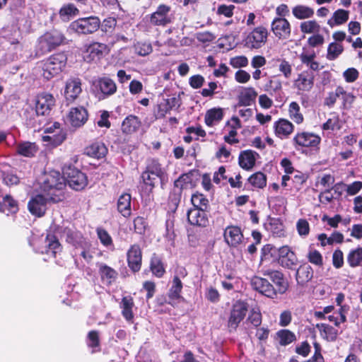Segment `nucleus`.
Here are the masks:
<instances>
[{
	"label": "nucleus",
	"instance_id": "69168bd1",
	"mask_svg": "<svg viewBox=\"0 0 362 362\" xmlns=\"http://www.w3.org/2000/svg\"><path fill=\"white\" fill-rule=\"evenodd\" d=\"M329 322H333L336 326L346 321V316L344 313V308H341L337 313L330 315L327 317Z\"/></svg>",
	"mask_w": 362,
	"mask_h": 362
},
{
	"label": "nucleus",
	"instance_id": "72a5a7b5",
	"mask_svg": "<svg viewBox=\"0 0 362 362\" xmlns=\"http://www.w3.org/2000/svg\"><path fill=\"white\" fill-rule=\"evenodd\" d=\"M85 153L90 157L100 158L107 154V149L103 143L95 142L86 147Z\"/></svg>",
	"mask_w": 362,
	"mask_h": 362
},
{
	"label": "nucleus",
	"instance_id": "37998d69",
	"mask_svg": "<svg viewBox=\"0 0 362 362\" xmlns=\"http://www.w3.org/2000/svg\"><path fill=\"white\" fill-rule=\"evenodd\" d=\"M344 52L342 43L331 42L327 47L326 58L329 61H333L337 59Z\"/></svg>",
	"mask_w": 362,
	"mask_h": 362
},
{
	"label": "nucleus",
	"instance_id": "e433bc0d",
	"mask_svg": "<svg viewBox=\"0 0 362 362\" xmlns=\"http://www.w3.org/2000/svg\"><path fill=\"white\" fill-rule=\"evenodd\" d=\"M79 13V10L73 4L63 5L59 11L60 19L64 22H68Z\"/></svg>",
	"mask_w": 362,
	"mask_h": 362
},
{
	"label": "nucleus",
	"instance_id": "6ab92c4d",
	"mask_svg": "<svg viewBox=\"0 0 362 362\" xmlns=\"http://www.w3.org/2000/svg\"><path fill=\"white\" fill-rule=\"evenodd\" d=\"M279 262L283 267L291 269L296 265L298 258L290 247L284 245L279 249Z\"/></svg>",
	"mask_w": 362,
	"mask_h": 362
},
{
	"label": "nucleus",
	"instance_id": "8fccbe9b",
	"mask_svg": "<svg viewBox=\"0 0 362 362\" xmlns=\"http://www.w3.org/2000/svg\"><path fill=\"white\" fill-rule=\"evenodd\" d=\"M151 270L152 273L157 277H161L165 273V268L163 267L161 259L157 257L153 256L151 259Z\"/></svg>",
	"mask_w": 362,
	"mask_h": 362
},
{
	"label": "nucleus",
	"instance_id": "4be33fe9",
	"mask_svg": "<svg viewBox=\"0 0 362 362\" xmlns=\"http://www.w3.org/2000/svg\"><path fill=\"white\" fill-rule=\"evenodd\" d=\"M224 239L228 245L236 247L242 243L243 235L239 227L230 226L225 229Z\"/></svg>",
	"mask_w": 362,
	"mask_h": 362
},
{
	"label": "nucleus",
	"instance_id": "3c124183",
	"mask_svg": "<svg viewBox=\"0 0 362 362\" xmlns=\"http://www.w3.org/2000/svg\"><path fill=\"white\" fill-rule=\"evenodd\" d=\"M145 172L155 176L161 182L165 179V172L160 167V165L155 161H153L150 165H148Z\"/></svg>",
	"mask_w": 362,
	"mask_h": 362
},
{
	"label": "nucleus",
	"instance_id": "cd10ccee",
	"mask_svg": "<svg viewBox=\"0 0 362 362\" xmlns=\"http://www.w3.org/2000/svg\"><path fill=\"white\" fill-rule=\"evenodd\" d=\"M257 157L258 153L252 150L243 151L238 157L239 165L243 169L250 170L255 166Z\"/></svg>",
	"mask_w": 362,
	"mask_h": 362
},
{
	"label": "nucleus",
	"instance_id": "f8f14e48",
	"mask_svg": "<svg viewBox=\"0 0 362 362\" xmlns=\"http://www.w3.org/2000/svg\"><path fill=\"white\" fill-rule=\"evenodd\" d=\"M81 80L78 78H70L64 86V98L67 103H73L81 93Z\"/></svg>",
	"mask_w": 362,
	"mask_h": 362
},
{
	"label": "nucleus",
	"instance_id": "6e6d98bb",
	"mask_svg": "<svg viewBox=\"0 0 362 362\" xmlns=\"http://www.w3.org/2000/svg\"><path fill=\"white\" fill-rule=\"evenodd\" d=\"M141 178L144 185L146 186V191L147 193H149L152 191L153 188L155 187V185L159 180L155 176L145 171L142 173Z\"/></svg>",
	"mask_w": 362,
	"mask_h": 362
},
{
	"label": "nucleus",
	"instance_id": "2eb2a0df",
	"mask_svg": "<svg viewBox=\"0 0 362 362\" xmlns=\"http://www.w3.org/2000/svg\"><path fill=\"white\" fill-rule=\"evenodd\" d=\"M170 6L160 4L156 11L150 16V23L153 25L165 26L170 22L168 13L170 11Z\"/></svg>",
	"mask_w": 362,
	"mask_h": 362
},
{
	"label": "nucleus",
	"instance_id": "de8ad7c7",
	"mask_svg": "<svg viewBox=\"0 0 362 362\" xmlns=\"http://www.w3.org/2000/svg\"><path fill=\"white\" fill-rule=\"evenodd\" d=\"M248 182L254 187L262 189L267 185V177L264 173L257 172L250 176Z\"/></svg>",
	"mask_w": 362,
	"mask_h": 362
},
{
	"label": "nucleus",
	"instance_id": "f704fd0d",
	"mask_svg": "<svg viewBox=\"0 0 362 362\" xmlns=\"http://www.w3.org/2000/svg\"><path fill=\"white\" fill-rule=\"evenodd\" d=\"M131 195L127 193L121 194L118 199L117 209L124 217H128L131 215Z\"/></svg>",
	"mask_w": 362,
	"mask_h": 362
},
{
	"label": "nucleus",
	"instance_id": "aec40b11",
	"mask_svg": "<svg viewBox=\"0 0 362 362\" xmlns=\"http://www.w3.org/2000/svg\"><path fill=\"white\" fill-rule=\"evenodd\" d=\"M275 135L281 139H287L293 132V124L286 119H279L274 123Z\"/></svg>",
	"mask_w": 362,
	"mask_h": 362
},
{
	"label": "nucleus",
	"instance_id": "4468645a",
	"mask_svg": "<svg viewBox=\"0 0 362 362\" xmlns=\"http://www.w3.org/2000/svg\"><path fill=\"white\" fill-rule=\"evenodd\" d=\"M252 288L268 298H273L276 295V289L265 279L254 276L251 280Z\"/></svg>",
	"mask_w": 362,
	"mask_h": 362
},
{
	"label": "nucleus",
	"instance_id": "603ef678",
	"mask_svg": "<svg viewBox=\"0 0 362 362\" xmlns=\"http://www.w3.org/2000/svg\"><path fill=\"white\" fill-rule=\"evenodd\" d=\"M182 288V284L177 276H175L173 281V286L170 289L168 296L171 300L180 298V293Z\"/></svg>",
	"mask_w": 362,
	"mask_h": 362
},
{
	"label": "nucleus",
	"instance_id": "864d4df0",
	"mask_svg": "<svg viewBox=\"0 0 362 362\" xmlns=\"http://www.w3.org/2000/svg\"><path fill=\"white\" fill-rule=\"evenodd\" d=\"M191 202L194 206V208H197V209H204V210L206 209L208 204H209V201L205 197V196L204 194L198 193V192L194 194L192 196Z\"/></svg>",
	"mask_w": 362,
	"mask_h": 362
},
{
	"label": "nucleus",
	"instance_id": "9d476101",
	"mask_svg": "<svg viewBox=\"0 0 362 362\" xmlns=\"http://www.w3.org/2000/svg\"><path fill=\"white\" fill-rule=\"evenodd\" d=\"M60 199L59 197L49 195L45 197L41 194H38L30 200L28 202V209L32 214L40 217L45 213L46 204L48 200L56 202Z\"/></svg>",
	"mask_w": 362,
	"mask_h": 362
},
{
	"label": "nucleus",
	"instance_id": "4c0bfd02",
	"mask_svg": "<svg viewBox=\"0 0 362 362\" xmlns=\"http://www.w3.org/2000/svg\"><path fill=\"white\" fill-rule=\"evenodd\" d=\"M97 267L101 279L107 284H111L117 278V272L112 267L104 263H97Z\"/></svg>",
	"mask_w": 362,
	"mask_h": 362
},
{
	"label": "nucleus",
	"instance_id": "c85d7f7f",
	"mask_svg": "<svg viewBox=\"0 0 362 362\" xmlns=\"http://www.w3.org/2000/svg\"><path fill=\"white\" fill-rule=\"evenodd\" d=\"M264 275L268 276L269 279L276 285V293L283 294L284 293L288 287V282L284 279V276L281 272L279 271H266L264 273Z\"/></svg>",
	"mask_w": 362,
	"mask_h": 362
},
{
	"label": "nucleus",
	"instance_id": "052dcab7",
	"mask_svg": "<svg viewBox=\"0 0 362 362\" xmlns=\"http://www.w3.org/2000/svg\"><path fill=\"white\" fill-rule=\"evenodd\" d=\"M279 70L286 78H289L292 74V66L291 64L284 59H278Z\"/></svg>",
	"mask_w": 362,
	"mask_h": 362
},
{
	"label": "nucleus",
	"instance_id": "f257e3e1",
	"mask_svg": "<svg viewBox=\"0 0 362 362\" xmlns=\"http://www.w3.org/2000/svg\"><path fill=\"white\" fill-rule=\"evenodd\" d=\"M67 57L64 53H57L38 64L42 76L46 80H50L59 75L65 68Z\"/></svg>",
	"mask_w": 362,
	"mask_h": 362
},
{
	"label": "nucleus",
	"instance_id": "680f3d73",
	"mask_svg": "<svg viewBox=\"0 0 362 362\" xmlns=\"http://www.w3.org/2000/svg\"><path fill=\"white\" fill-rule=\"evenodd\" d=\"M340 128L339 119L337 115L332 114L325 123L322 125L324 130H334Z\"/></svg>",
	"mask_w": 362,
	"mask_h": 362
},
{
	"label": "nucleus",
	"instance_id": "5701e85b",
	"mask_svg": "<svg viewBox=\"0 0 362 362\" xmlns=\"http://www.w3.org/2000/svg\"><path fill=\"white\" fill-rule=\"evenodd\" d=\"M316 54L313 49L303 48L299 54V59L303 64L307 66L311 71H317L320 69V63L315 60Z\"/></svg>",
	"mask_w": 362,
	"mask_h": 362
},
{
	"label": "nucleus",
	"instance_id": "ddd939ff",
	"mask_svg": "<svg viewBox=\"0 0 362 362\" xmlns=\"http://www.w3.org/2000/svg\"><path fill=\"white\" fill-rule=\"evenodd\" d=\"M314 81V74L310 71L305 70L298 74L293 81V86L298 91L309 92L313 88Z\"/></svg>",
	"mask_w": 362,
	"mask_h": 362
},
{
	"label": "nucleus",
	"instance_id": "393cba45",
	"mask_svg": "<svg viewBox=\"0 0 362 362\" xmlns=\"http://www.w3.org/2000/svg\"><path fill=\"white\" fill-rule=\"evenodd\" d=\"M187 219L190 224L204 227L208 223V218L204 209L192 208L187 212Z\"/></svg>",
	"mask_w": 362,
	"mask_h": 362
},
{
	"label": "nucleus",
	"instance_id": "7c9ffc66",
	"mask_svg": "<svg viewBox=\"0 0 362 362\" xmlns=\"http://www.w3.org/2000/svg\"><path fill=\"white\" fill-rule=\"evenodd\" d=\"M141 125L140 119L136 116L131 115L123 120L121 129L123 134H132L139 130Z\"/></svg>",
	"mask_w": 362,
	"mask_h": 362
},
{
	"label": "nucleus",
	"instance_id": "5fc2aeb1",
	"mask_svg": "<svg viewBox=\"0 0 362 362\" xmlns=\"http://www.w3.org/2000/svg\"><path fill=\"white\" fill-rule=\"evenodd\" d=\"M340 92L339 98H341L344 108H350L355 101L356 96L351 93L346 92L341 86H340Z\"/></svg>",
	"mask_w": 362,
	"mask_h": 362
},
{
	"label": "nucleus",
	"instance_id": "a878e982",
	"mask_svg": "<svg viewBox=\"0 0 362 362\" xmlns=\"http://www.w3.org/2000/svg\"><path fill=\"white\" fill-rule=\"evenodd\" d=\"M180 106V100L176 97H170L163 99L157 106L156 117L157 118H163L171 110Z\"/></svg>",
	"mask_w": 362,
	"mask_h": 362
},
{
	"label": "nucleus",
	"instance_id": "e2e57ef3",
	"mask_svg": "<svg viewBox=\"0 0 362 362\" xmlns=\"http://www.w3.org/2000/svg\"><path fill=\"white\" fill-rule=\"evenodd\" d=\"M308 259L310 263L316 266L320 267L323 264L322 256L320 252L316 250H310L308 252Z\"/></svg>",
	"mask_w": 362,
	"mask_h": 362
},
{
	"label": "nucleus",
	"instance_id": "49530a36",
	"mask_svg": "<svg viewBox=\"0 0 362 362\" xmlns=\"http://www.w3.org/2000/svg\"><path fill=\"white\" fill-rule=\"evenodd\" d=\"M347 262L351 267L360 265L362 262V247H358L351 250L347 257Z\"/></svg>",
	"mask_w": 362,
	"mask_h": 362
},
{
	"label": "nucleus",
	"instance_id": "412c9836",
	"mask_svg": "<svg viewBox=\"0 0 362 362\" xmlns=\"http://www.w3.org/2000/svg\"><path fill=\"white\" fill-rule=\"evenodd\" d=\"M68 117L73 127H79L86 122L88 112L83 107H73L70 110Z\"/></svg>",
	"mask_w": 362,
	"mask_h": 362
},
{
	"label": "nucleus",
	"instance_id": "a19ab883",
	"mask_svg": "<svg viewBox=\"0 0 362 362\" xmlns=\"http://www.w3.org/2000/svg\"><path fill=\"white\" fill-rule=\"evenodd\" d=\"M349 15L348 11L338 9L333 13L332 18L328 20L327 24L331 28L342 25L348 21Z\"/></svg>",
	"mask_w": 362,
	"mask_h": 362
},
{
	"label": "nucleus",
	"instance_id": "dca6fc26",
	"mask_svg": "<svg viewBox=\"0 0 362 362\" xmlns=\"http://www.w3.org/2000/svg\"><path fill=\"white\" fill-rule=\"evenodd\" d=\"M107 46L105 44L94 42L86 47V52L83 55L85 61L87 62H97L103 56L106 51Z\"/></svg>",
	"mask_w": 362,
	"mask_h": 362
},
{
	"label": "nucleus",
	"instance_id": "a211bd4d",
	"mask_svg": "<svg viewBox=\"0 0 362 362\" xmlns=\"http://www.w3.org/2000/svg\"><path fill=\"white\" fill-rule=\"evenodd\" d=\"M127 262L129 268L134 272L141 269L142 254L138 245H133L127 251Z\"/></svg>",
	"mask_w": 362,
	"mask_h": 362
},
{
	"label": "nucleus",
	"instance_id": "9b49d317",
	"mask_svg": "<svg viewBox=\"0 0 362 362\" xmlns=\"http://www.w3.org/2000/svg\"><path fill=\"white\" fill-rule=\"evenodd\" d=\"M321 139L319 136L309 132L297 133L293 139V144L296 148L299 147H316L319 145Z\"/></svg>",
	"mask_w": 362,
	"mask_h": 362
},
{
	"label": "nucleus",
	"instance_id": "f03ea898",
	"mask_svg": "<svg viewBox=\"0 0 362 362\" xmlns=\"http://www.w3.org/2000/svg\"><path fill=\"white\" fill-rule=\"evenodd\" d=\"M100 25V21L98 17L90 16L81 18L72 21L69 27L68 31L71 33L78 35H88L97 31Z\"/></svg>",
	"mask_w": 362,
	"mask_h": 362
},
{
	"label": "nucleus",
	"instance_id": "a18cd8bd",
	"mask_svg": "<svg viewBox=\"0 0 362 362\" xmlns=\"http://www.w3.org/2000/svg\"><path fill=\"white\" fill-rule=\"evenodd\" d=\"M276 339L281 346H286L296 340V335L288 329H281L276 333Z\"/></svg>",
	"mask_w": 362,
	"mask_h": 362
},
{
	"label": "nucleus",
	"instance_id": "bb28decb",
	"mask_svg": "<svg viewBox=\"0 0 362 362\" xmlns=\"http://www.w3.org/2000/svg\"><path fill=\"white\" fill-rule=\"evenodd\" d=\"M66 138V134L64 129L56 130L54 133L42 135V141L46 146L56 147L61 145Z\"/></svg>",
	"mask_w": 362,
	"mask_h": 362
},
{
	"label": "nucleus",
	"instance_id": "6e6552de",
	"mask_svg": "<svg viewBox=\"0 0 362 362\" xmlns=\"http://www.w3.org/2000/svg\"><path fill=\"white\" fill-rule=\"evenodd\" d=\"M55 99L48 93L38 94L35 99V110L37 116L48 115L54 106Z\"/></svg>",
	"mask_w": 362,
	"mask_h": 362
},
{
	"label": "nucleus",
	"instance_id": "b1692460",
	"mask_svg": "<svg viewBox=\"0 0 362 362\" xmlns=\"http://www.w3.org/2000/svg\"><path fill=\"white\" fill-rule=\"evenodd\" d=\"M45 248H37L41 253H47L51 257H55L57 253L62 251V246L54 235L48 234L45 239Z\"/></svg>",
	"mask_w": 362,
	"mask_h": 362
},
{
	"label": "nucleus",
	"instance_id": "0e129e2a",
	"mask_svg": "<svg viewBox=\"0 0 362 362\" xmlns=\"http://www.w3.org/2000/svg\"><path fill=\"white\" fill-rule=\"evenodd\" d=\"M97 235L100 243L105 247L112 245V240L109 233L103 228H97Z\"/></svg>",
	"mask_w": 362,
	"mask_h": 362
},
{
	"label": "nucleus",
	"instance_id": "0eeeda50",
	"mask_svg": "<svg viewBox=\"0 0 362 362\" xmlns=\"http://www.w3.org/2000/svg\"><path fill=\"white\" fill-rule=\"evenodd\" d=\"M64 181L75 190L83 189L88 183L86 175L75 168L68 167L63 171Z\"/></svg>",
	"mask_w": 362,
	"mask_h": 362
},
{
	"label": "nucleus",
	"instance_id": "473e14b6",
	"mask_svg": "<svg viewBox=\"0 0 362 362\" xmlns=\"http://www.w3.org/2000/svg\"><path fill=\"white\" fill-rule=\"evenodd\" d=\"M257 96V93L254 88H243L238 95V104L243 106H250L255 101Z\"/></svg>",
	"mask_w": 362,
	"mask_h": 362
},
{
	"label": "nucleus",
	"instance_id": "58836bf2",
	"mask_svg": "<svg viewBox=\"0 0 362 362\" xmlns=\"http://www.w3.org/2000/svg\"><path fill=\"white\" fill-rule=\"evenodd\" d=\"M317 328L320 331V336L329 341H335L339 332L337 329L327 325V324H317Z\"/></svg>",
	"mask_w": 362,
	"mask_h": 362
},
{
	"label": "nucleus",
	"instance_id": "774afa93",
	"mask_svg": "<svg viewBox=\"0 0 362 362\" xmlns=\"http://www.w3.org/2000/svg\"><path fill=\"white\" fill-rule=\"evenodd\" d=\"M359 76L358 71L355 68H349L343 72V77L346 82L354 83Z\"/></svg>",
	"mask_w": 362,
	"mask_h": 362
},
{
	"label": "nucleus",
	"instance_id": "c9c22d12",
	"mask_svg": "<svg viewBox=\"0 0 362 362\" xmlns=\"http://www.w3.org/2000/svg\"><path fill=\"white\" fill-rule=\"evenodd\" d=\"M134 306L132 298L129 296L123 297L120 303L122 314L128 322H132L134 314L132 309Z\"/></svg>",
	"mask_w": 362,
	"mask_h": 362
},
{
	"label": "nucleus",
	"instance_id": "338daca9",
	"mask_svg": "<svg viewBox=\"0 0 362 362\" xmlns=\"http://www.w3.org/2000/svg\"><path fill=\"white\" fill-rule=\"evenodd\" d=\"M340 86H337L334 92L328 93L327 96L325 98L324 104L329 107H333L337 98H339Z\"/></svg>",
	"mask_w": 362,
	"mask_h": 362
},
{
	"label": "nucleus",
	"instance_id": "2f4dec72",
	"mask_svg": "<svg viewBox=\"0 0 362 362\" xmlns=\"http://www.w3.org/2000/svg\"><path fill=\"white\" fill-rule=\"evenodd\" d=\"M313 268L308 264H301L296 271V279L298 285H305L313 279Z\"/></svg>",
	"mask_w": 362,
	"mask_h": 362
},
{
	"label": "nucleus",
	"instance_id": "13d9d810",
	"mask_svg": "<svg viewBox=\"0 0 362 362\" xmlns=\"http://www.w3.org/2000/svg\"><path fill=\"white\" fill-rule=\"evenodd\" d=\"M135 52L140 56H146L152 52L153 48L151 43L139 42L134 45Z\"/></svg>",
	"mask_w": 362,
	"mask_h": 362
},
{
	"label": "nucleus",
	"instance_id": "c756f323",
	"mask_svg": "<svg viewBox=\"0 0 362 362\" xmlns=\"http://www.w3.org/2000/svg\"><path fill=\"white\" fill-rule=\"evenodd\" d=\"M225 110L222 107H213L208 110L204 115V122L206 126L214 127L218 124L224 117Z\"/></svg>",
	"mask_w": 362,
	"mask_h": 362
},
{
	"label": "nucleus",
	"instance_id": "1a4fd4ad",
	"mask_svg": "<svg viewBox=\"0 0 362 362\" xmlns=\"http://www.w3.org/2000/svg\"><path fill=\"white\" fill-rule=\"evenodd\" d=\"M92 88L100 98L101 95L105 98L114 94L117 90V86L112 79L104 77L93 81Z\"/></svg>",
	"mask_w": 362,
	"mask_h": 362
},
{
	"label": "nucleus",
	"instance_id": "79ce46f5",
	"mask_svg": "<svg viewBox=\"0 0 362 362\" xmlns=\"http://www.w3.org/2000/svg\"><path fill=\"white\" fill-rule=\"evenodd\" d=\"M292 13L296 18L303 20L312 18L314 15V10L305 5H297L292 8Z\"/></svg>",
	"mask_w": 362,
	"mask_h": 362
},
{
	"label": "nucleus",
	"instance_id": "f3484780",
	"mask_svg": "<svg viewBox=\"0 0 362 362\" xmlns=\"http://www.w3.org/2000/svg\"><path fill=\"white\" fill-rule=\"evenodd\" d=\"M272 30L279 39H287L291 34V25L284 18H276L272 23Z\"/></svg>",
	"mask_w": 362,
	"mask_h": 362
},
{
	"label": "nucleus",
	"instance_id": "7ed1b4c3",
	"mask_svg": "<svg viewBox=\"0 0 362 362\" xmlns=\"http://www.w3.org/2000/svg\"><path fill=\"white\" fill-rule=\"evenodd\" d=\"M64 185V177L57 170L45 173L40 182L41 189L49 196H53L54 192L60 190Z\"/></svg>",
	"mask_w": 362,
	"mask_h": 362
},
{
	"label": "nucleus",
	"instance_id": "39448f33",
	"mask_svg": "<svg viewBox=\"0 0 362 362\" xmlns=\"http://www.w3.org/2000/svg\"><path fill=\"white\" fill-rule=\"evenodd\" d=\"M64 40L65 37L62 33L52 30L45 33L40 37L38 47L42 54L47 53L59 46Z\"/></svg>",
	"mask_w": 362,
	"mask_h": 362
},
{
	"label": "nucleus",
	"instance_id": "20e7f679",
	"mask_svg": "<svg viewBox=\"0 0 362 362\" xmlns=\"http://www.w3.org/2000/svg\"><path fill=\"white\" fill-rule=\"evenodd\" d=\"M248 311L247 304L237 300L232 306L228 320L227 326L230 332L235 331L240 323L245 319Z\"/></svg>",
	"mask_w": 362,
	"mask_h": 362
},
{
	"label": "nucleus",
	"instance_id": "bf43d9fd",
	"mask_svg": "<svg viewBox=\"0 0 362 362\" xmlns=\"http://www.w3.org/2000/svg\"><path fill=\"white\" fill-rule=\"evenodd\" d=\"M2 200L4 205V209H6V212H17L18 209L17 202L10 195H6L3 197Z\"/></svg>",
	"mask_w": 362,
	"mask_h": 362
},
{
	"label": "nucleus",
	"instance_id": "4d7b16f0",
	"mask_svg": "<svg viewBox=\"0 0 362 362\" xmlns=\"http://www.w3.org/2000/svg\"><path fill=\"white\" fill-rule=\"evenodd\" d=\"M296 230L300 237H307L310 233V224L308 221L305 218L298 219L296 222Z\"/></svg>",
	"mask_w": 362,
	"mask_h": 362
},
{
	"label": "nucleus",
	"instance_id": "c03bdc74",
	"mask_svg": "<svg viewBox=\"0 0 362 362\" xmlns=\"http://www.w3.org/2000/svg\"><path fill=\"white\" fill-rule=\"evenodd\" d=\"M300 107L298 103L291 102L288 105V115L289 117L296 124H300L303 123L304 118L300 111Z\"/></svg>",
	"mask_w": 362,
	"mask_h": 362
},
{
	"label": "nucleus",
	"instance_id": "ea45409f",
	"mask_svg": "<svg viewBox=\"0 0 362 362\" xmlns=\"http://www.w3.org/2000/svg\"><path fill=\"white\" fill-rule=\"evenodd\" d=\"M37 150L38 148L35 144L29 141L20 143L16 146L17 153L25 157L34 156L37 152Z\"/></svg>",
	"mask_w": 362,
	"mask_h": 362
},
{
	"label": "nucleus",
	"instance_id": "09e8293b",
	"mask_svg": "<svg viewBox=\"0 0 362 362\" xmlns=\"http://www.w3.org/2000/svg\"><path fill=\"white\" fill-rule=\"evenodd\" d=\"M300 31L303 33H319L320 31V25L316 21H307L302 22L300 25Z\"/></svg>",
	"mask_w": 362,
	"mask_h": 362
},
{
	"label": "nucleus",
	"instance_id": "423d86ee",
	"mask_svg": "<svg viewBox=\"0 0 362 362\" xmlns=\"http://www.w3.org/2000/svg\"><path fill=\"white\" fill-rule=\"evenodd\" d=\"M268 30L263 26H258L250 32L244 40L245 46L250 49H259L267 41Z\"/></svg>",
	"mask_w": 362,
	"mask_h": 362
}]
</instances>
